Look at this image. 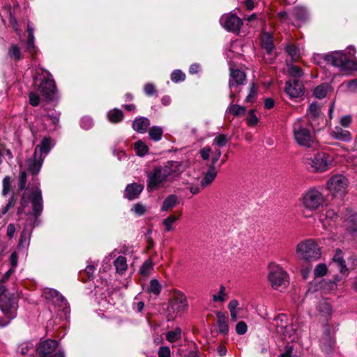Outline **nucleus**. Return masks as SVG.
Instances as JSON below:
<instances>
[{"label":"nucleus","instance_id":"obj_16","mask_svg":"<svg viewBox=\"0 0 357 357\" xmlns=\"http://www.w3.org/2000/svg\"><path fill=\"white\" fill-rule=\"evenodd\" d=\"M304 86L301 81L291 79L286 82L284 92L290 98H296L304 94Z\"/></svg>","mask_w":357,"mask_h":357},{"label":"nucleus","instance_id":"obj_13","mask_svg":"<svg viewBox=\"0 0 357 357\" xmlns=\"http://www.w3.org/2000/svg\"><path fill=\"white\" fill-rule=\"evenodd\" d=\"M188 308L186 296L182 292H176L169 302L168 320L174 319L177 314L185 312Z\"/></svg>","mask_w":357,"mask_h":357},{"label":"nucleus","instance_id":"obj_33","mask_svg":"<svg viewBox=\"0 0 357 357\" xmlns=\"http://www.w3.org/2000/svg\"><path fill=\"white\" fill-rule=\"evenodd\" d=\"M235 98H236L231 99V102L229 107L227 109V112L234 116H240L244 114L246 111L245 107L238 105H234L233 102L235 101Z\"/></svg>","mask_w":357,"mask_h":357},{"label":"nucleus","instance_id":"obj_23","mask_svg":"<svg viewBox=\"0 0 357 357\" xmlns=\"http://www.w3.org/2000/svg\"><path fill=\"white\" fill-rule=\"evenodd\" d=\"M331 135L333 138L343 142H350L351 140L350 132L338 126L331 130Z\"/></svg>","mask_w":357,"mask_h":357},{"label":"nucleus","instance_id":"obj_38","mask_svg":"<svg viewBox=\"0 0 357 357\" xmlns=\"http://www.w3.org/2000/svg\"><path fill=\"white\" fill-rule=\"evenodd\" d=\"M94 271L95 267L93 265H88L83 271L79 273L82 280L86 282L87 280H92L93 278Z\"/></svg>","mask_w":357,"mask_h":357},{"label":"nucleus","instance_id":"obj_43","mask_svg":"<svg viewBox=\"0 0 357 357\" xmlns=\"http://www.w3.org/2000/svg\"><path fill=\"white\" fill-rule=\"evenodd\" d=\"M160 291L161 285L159 282L155 279L151 280L150 281L149 287H148V292L158 296L160 294Z\"/></svg>","mask_w":357,"mask_h":357},{"label":"nucleus","instance_id":"obj_40","mask_svg":"<svg viewBox=\"0 0 357 357\" xmlns=\"http://www.w3.org/2000/svg\"><path fill=\"white\" fill-rule=\"evenodd\" d=\"M285 50L294 61H296L300 57V50L294 45L291 44L287 45Z\"/></svg>","mask_w":357,"mask_h":357},{"label":"nucleus","instance_id":"obj_17","mask_svg":"<svg viewBox=\"0 0 357 357\" xmlns=\"http://www.w3.org/2000/svg\"><path fill=\"white\" fill-rule=\"evenodd\" d=\"M220 22L226 30L234 32L238 31L243 24L241 18L231 13L223 15Z\"/></svg>","mask_w":357,"mask_h":357},{"label":"nucleus","instance_id":"obj_39","mask_svg":"<svg viewBox=\"0 0 357 357\" xmlns=\"http://www.w3.org/2000/svg\"><path fill=\"white\" fill-rule=\"evenodd\" d=\"M181 330L180 328H176L172 331H170L166 334V339L169 342H174L181 339Z\"/></svg>","mask_w":357,"mask_h":357},{"label":"nucleus","instance_id":"obj_21","mask_svg":"<svg viewBox=\"0 0 357 357\" xmlns=\"http://www.w3.org/2000/svg\"><path fill=\"white\" fill-rule=\"evenodd\" d=\"M43 162V158L41 157V155L36 156L34 154L32 158L26 160V169L33 176L37 175L40 170Z\"/></svg>","mask_w":357,"mask_h":357},{"label":"nucleus","instance_id":"obj_47","mask_svg":"<svg viewBox=\"0 0 357 357\" xmlns=\"http://www.w3.org/2000/svg\"><path fill=\"white\" fill-rule=\"evenodd\" d=\"M30 241V232L25 229L22 231L19 242V245L21 247L28 246Z\"/></svg>","mask_w":357,"mask_h":357},{"label":"nucleus","instance_id":"obj_53","mask_svg":"<svg viewBox=\"0 0 357 357\" xmlns=\"http://www.w3.org/2000/svg\"><path fill=\"white\" fill-rule=\"evenodd\" d=\"M236 332L238 335H244L248 331V326L245 322L241 321L236 325Z\"/></svg>","mask_w":357,"mask_h":357},{"label":"nucleus","instance_id":"obj_9","mask_svg":"<svg viewBox=\"0 0 357 357\" xmlns=\"http://www.w3.org/2000/svg\"><path fill=\"white\" fill-rule=\"evenodd\" d=\"M33 83L38 91L46 98L50 99L55 93V82L47 71L37 72Z\"/></svg>","mask_w":357,"mask_h":357},{"label":"nucleus","instance_id":"obj_6","mask_svg":"<svg viewBox=\"0 0 357 357\" xmlns=\"http://www.w3.org/2000/svg\"><path fill=\"white\" fill-rule=\"evenodd\" d=\"M296 253L298 258L307 263L318 261L321 256V248L315 240L306 239L297 245Z\"/></svg>","mask_w":357,"mask_h":357},{"label":"nucleus","instance_id":"obj_49","mask_svg":"<svg viewBox=\"0 0 357 357\" xmlns=\"http://www.w3.org/2000/svg\"><path fill=\"white\" fill-rule=\"evenodd\" d=\"M11 190V178L10 176H5L3 179L2 195L6 196Z\"/></svg>","mask_w":357,"mask_h":357},{"label":"nucleus","instance_id":"obj_8","mask_svg":"<svg viewBox=\"0 0 357 357\" xmlns=\"http://www.w3.org/2000/svg\"><path fill=\"white\" fill-rule=\"evenodd\" d=\"M300 201L305 208L313 212L324 204L326 199L320 188H310L303 193Z\"/></svg>","mask_w":357,"mask_h":357},{"label":"nucleus","instance_id":"obj_25","mask_svg":"<svg viewBox=\"0 0 357 357\" xmlns=\"http://www.w3.org/2000/svg\"><path fill=\"white\" fill-rule=\"evenodd\" d=\"M333 261L334 263L337 264L341 273L343 275L348 274V268L343 258V252L340 249L336 250L335 253L333 257Z\"/></svg>","mask_w":357,"mask_h":357},{"label":"nucleus","instance_id":"obj_11","mask_svg":"<svg viewBox=\"0 0 357 357\" xmlns=\"http://www.w3.org/2000/svg\"><path fill=\"white\" fill-rule=\"evenodd\" d=\"M43 296L52 301L55 310L57 309L58 315L61 319H66L70 314V310L68 301L59 293L53 289H45L43 291Z\"/></svg>","mask_w":357,"mask_h":357},{"label":"nucleus","instance_id":"obj_57","mask_svg":"<svg viewBox=\"0 0 357 357\" xmlns=\"http://www.w3.org/2000/svg\"><path fill=\"white\" fill-rule=\"evenodd\" d=\"M258 122L257 117L254 114V110L251 109L248 112V116L247 118V123L250 126H255Z\"/></svg>","mask_w":357,"mask_h":357},{"label":"nucleus","instance_id":"obj_56","mask_svg":"<svg viewBox=\"0 0 357 357\" xmlns=\"http://www.w3.org/2000/svg\"><path fill=\"white\" fill-rule=\"evenodd\" d=\"M228 138L225 135H219L214 139V144L218 146H224L227 144Z\"/></svg>","mask_w":357,"mask_h":357},{"label":"nucleus","instance_id":"obj_3","mask_svg":"<svg viewBox=\"0 0 357 357\" xmlns=\"http://www.w3.org/2000/svg\"><path fill=\"white\" fill-rule=\"evenodd\" d=\"M30 204L32 206V215L37 218L43 209L42 192L38 186L34 188H29L24 192L20 206L17 208V215L30 214L31 211L29 208Z\"/></svg>","mask_w":357,"mask_h":357},{"label":"nucleus","instance_id":"obj_18","mask_svg":"<svg viewBox=\"0 0 357 357\" xmlns=\"http://www.w3.org/2000/svg\"><path fill=\"white\" fill-rule=\"evenodd\" d=\"M337 213L331 208H324L319 213V221L325 229H328L335 225L337 220Z\"/></svg>","mask_w":357,"mask_h":357},{"label":"nucleus","instance_id":"obj_31","mask_svg":"<svg viewBox=\"0 0 357 357\" xmlns=\"http://www.w3.org/2000/svg\"><path fill=\"white\" fill-rule=\"evenodd\" d=\"M178 197L176 195H170L167 196L161 206V211H168L175 207L178 204Z\"/></svg>","mask_w":357,"mask_h":357},{"label":"nucleus","instance_id":"obj_34","mask_svg":"<svg viewBox=\"0 0 357 357\" xmlns=\"http://www.w3.org/2000/svg\"><path fill=\"white\" fill-rule=\"evenodd\" d=\"M291 15L299 22H304L307 18V12L304 7H295Z\"/></svg>","mask_w":357,"mask_h":357},{"label":"nucleus","instance_id":"obj_2","mask_svg":"<svg viewBox=\"0 0 357 357\" xmlns=\"http://www.w3.org/2000/svg\"><path fill=\"white\" fill-rule=\"evenodd\" d=\"M317 127L312 122L297 119L293 123L292 132L295 142L301 146L308 149H317L319 142L315 136L314 130Z\"/></svg>","mask_w":357,"mask_h":357},{"label":"nucleus","instance_id":"obj_64","mask_svg":"<svg viewBox=\"0 0 357 357\" xmlns=\"http://www.w3.org/2000/svg\"><path fill=\"white\" fill-rule=\"evenodd\" d=\"M144 93L147 96H152L155 93V89L153 84L151 83L146 84L144 86Z\"/></svg>","mask_w":357,"mask_h":357},{"label":"nucleus","instance_id":"obj_12","mask_svg":"<svg viewBox=\"0 0 357 357\" xmlns=\"http://www.w3.org/2000/svg\"><path fill=\"white\" fill-rule=\"evenodd\" d=\"M349 181L342 174L333 176L326 183V188L330 193L335 197H342L347 192Z\"/></svg>","mask_w":357,"mask_h":357},{"label":"nucleus","instance_id":"obj_50","mask_svg":"<svg viewBox=\"0 0 357 357\" xmlns=\"http://www.w3.org/2000/svg\"><path fill=\"white\" fill-rule=\"evenodd\" d=\"M185 74L180 70H174L171 75V79L174 82H182L185 80Z\"/></svg>","mask_w":357,"mask_h":357},{"label":"nucleus","instance_id":"obj_44","mask_svg":"<svg viewBox=\"0 0 357 357\" xmlns=\"http://www.w3.org/2000/svg\"><path fill=\"white\" fill-rule=\"evenodd\" d=\"M178 219V218L174 215H169L167 218L164 219L162 224L165 227V231H171L173 229V225Z\"/></svg>","mask_w":357,"mask_h":357},{"label":"nucleus","instance_id":"obj_54","mask_svg":"<svg viewBox=\"0 0 357 357\" xmlns=\"http://www.w3.org/2000/svg\"><path fill=\"white\" fill-rule=\"evenodd\" d=\"M146 206L141 203H137L134 205L132 208V211L137 215H142L146 212Z\"/></svg>","mask_w":357,"mask_h":357},{"label":"nucleus","instance_id":"obj_58","mask_svg":"<svg viewBox=\"0 0 357 357\" xmlns=\"http://www.w3.org/2000/svg\"><path fill=\"white\" fill-rule=\"evenodd\" d=\"M26 184V174L25 171H21L19 176V189L24 190Z\"/></svg>","mask_w":357,"mask_h":357},{"label":"nucleus","instance_id":"obj_60","mask_svg":"<svg viewBox=\"0 0 357 357\" xmlns=\"http://www.w3.org/2000/svg\"><path fill=\"white\" fill-rule=\"evenodd\" d=\"M29 102L33 107L38 106L40 103L39 96L34 92H31L29 93Z\"/></svg>","mask_w":357,"mask_h":357},{"label":"nucleus","instance_id":"obj_55","mask_svg":"<svg viewBox=\"0 0 357 357\" xmlns=\"http://www.w3.org/2000/svg\"><path fill=\"white\" fill-rule=\"evenodd\" d=\"M80 126L83 129L89 130L93 126V121L90 117H88V116L83 117L81 119Z\"/></svg>","mask_w":357,"mask_h":357},{"label":"nucleus","instance_id":"obj_22","mask_svg":"<svg viewBox=\"0 0 357 357\" xmlns=\"http://www.w3.org/2000/svg\"><path fill=\"white\" fill-rule=\"evenodd\" d=\"M143 189L144 186L137 183L128 184L124 190L123 196L129 200L135 199L139 197Z\"/></svg>","mask_w":357,"mask_h":357},{"label":"nucleus","instance_id":"obj_28","mask_svg":"<svg viewBox=\"0 0 357 357\" xmlns=\"http://www.w3.org/2000/svg\"><path fill=\"white\" fill-rule=\"evenodd\" d=\"M320 107L318 104L315 103V102H312V104L310 105L309 106V109H308V113H307V116H308V119H309V123H313L314 124H316L315 123V121L317 119V120H321L322 121H324V118L321 116L320 115Z\"/></svg>","mask_w":357,"mask_h":357},{"label":"nucleus","instance_id":"obj_52","mask_svg":"<svg viewBox=\"0 0 357 357\" xmlns=\"http://www.w3.org/2000/svg\"><path fill=\"white\" fill-rule=\"evenodd\" d=\"M16 203L15 195H13L9 199L7 204L2 208L1 214L5 215L10 208H13Z\"/></svg>","mask_w":357,"mask_h":357},{"label":"nucleus","instance_id":"obj_42","mask_svg":"<svg viewBox=\"0 0 357 357\" xmlns=\"http://www.w3.org/2000/svg\"><path fill=\"white\" fill-rule=\"evenodd\" d=\"M227 299V294L225 292V287L222 285L220 287V290L218 294H215L212 296V301L215 303H223Z\"/></svg>","mask_w":357,"mask_h":357},{"label":"nucleus","instance_id":"obj_14","mask_svg":"<svg viewBox=\"0 0 357 357\" xmlns=\"http://www.w3.org/2000/svg\"><path fill=\"white\" fill-rule=\"evenodd\" d=\"M245 74L244 72L236 69H231L230 71V78L229 82V87L230 89L229 98L233 99L237 96V93L240 92L238 88L245 84Z\"/></svg>","mask_w":357,"mask_h":357},{"label":"nucleus","instance_id":"obj_59","mask_svg":"<svg viewBox=\"0 0 357 357\" xmlns=\"http://www.w3.org/2000/svg\"><path fill=\"white\" fill-rule=\"evenodd\" d=\"M257 92V88L254 84H252L250 88V92L245 98V102H250L252 101V99L255 97Z\"/></svg>","mask_w":357,"mask_h":357},{"label":"nucleus","instance_id":"obj_15","mask_svg":"<svg viewBox=\"0 0 357 357\" xmlns=\"http://www.w3.org/2000/svg\"><path fill=\"white\" fill-rule=\"evenodd\" d=\"M58 342L53 340H47L42 342L37 348L39 357H64L61 351H56Z\"/></svg>","mask_w":357,"mask_h":357},{"label":"nucleus","instance_id":"obj_24","mask_svg":"<svg viewBox=\"0 0 357 357\" xmlns=\"http://www.w3.org/2000/svg\"><path fill=\"white\" fill-rule=\"evenodd\" d=\"M52 149L51 139L50 137H45L42 139L40 144L35 149V155H47Z\"/></svg>","mask_w":357,"mask_h":357},{"label":"nucleus","instance_id":"obj_62","mask_svg":"<svg viewBox=\"0 0 357 357\" xmlns=\"http://www.w3.org/2000/svg\"><path fill=\"white\" fill-rule=\"evenodd\" d=\"M27 51L33 55L36 52V47L34 45V38H28L26 44Z\"/></svg>","mask_w":357,"mask_h":357},{"label":"nucleus","instance_id":"obj_7","mask_svg":"<svg viewBox=\"0 0 357 357\" xmlns=\"http://www.w3.org/2000/svg\"><path fill=\"white\" fill-rule=\"evenodd\" d=\"M6 288L3 284H0V309L4 317L0 318V326H7L11 319L16 316L17 303L13 295L8 296L4 294Z\"/></svg>","mask_w":357,"mask_h":357},{"label":"nucleus","instance_id":"obj_63","mask_svg":"<svg viewBox=\"0 0 357 357\" xmlns=\"http://www.w3.org/2000/svg\"><path fill=\"white\" fill-rule=\"evenodd\" d=\"M170 349L168 347H161L158 350V357H171Z\"/></svg>","mask_w":357,"mask_h":357},{"label":"nucleus","instance_id":"obj_48","mask_svg":"<svg viewBox=\"0 0 357 357\" xmlns=\"http://www.w3.org/2000/svg\"><path fill=\"white\" fill-rule=\"evenodd\" d=\"M8 54L10 57L14 58L15 60H20L22 59L20 49L16 45H13L10 47L8 51Z\"/></svg>","mask_w":357,"mask_h":357},{"label":"nucleus","instance_id":"obj_20","mask_svg":"<svg viewBox=\"0 0 357 357\" xmlns=\"http://www.w3.org/2000/svg\"><path fill=\"white\" fill-rule=\"evenodd\" d=\"M344 227L354 237H357V214L349 210L347 211L344 220Z\"/></svg>","mask_w":357,"mask_h":357},{"label":"nucleus","instance_id":"obj_32","mask_svg":"<svg viewBox=\"0 0 357 357\" xmlns=\"http://www.w3.org/2000/svg\"><path fill=\"white\" fill-rule=\"evenodd\" d=\"M114 266L119 274L123 275L128 268L126 258L123 256L118 257L114 261Z\"/></svg>","mask_w":357,"mask_h":357},{"label":"nucleus","instance_id":"obj_36","mask_svg":"<svg viewBox=\"0 0 357 357\" xmlns=\"http://www.w3.org/2000/svg\"><path fill=\"white\" fill-rule=\"evenodd\" d=\"M288 67V74L289 76H291L293 79H298L299 77H301L303 76V70L302 69L294 64H289L287 63Z\"/></svg>","mask_w":357,"mask_h":357},{"label":"nucleus","instance_id":"obj_37","mask_svg":"<svg viewBox=\"0 0 357 357\" xmlns=\"http://www.w3.org/2000/svg\"><path fill=\"white\" fill-rule=\"evenodd\" d=\"M107 116L112 123H118L123 119V114L121 110L114 109L108 112Z\"/></svg>","mask_w":357,"mask_h":357},{"label":"nucleus","instance_id":"obj_5","mask_svg":"<svg viewBox=\"0 0 357 357\" xmlns=\"http://www.w3.org/2000/svg\"><path fill=\"white\" fill-rule=\"evenodd\" d=\"M303 162L311 172H324L333 167V157L325 152L306 154L303 157Z\"/></svg>","mask_w":357,"mask_h":357},{"label":"nucleus","instance_id":"obj_1","mask_svg":"<svg viewBox=\"0 0 357 357\" xmlns=\"http://www.w3.org/2000/svg\"><path fill=\"white\" fill-rule=\"evenodd\" d=\"M182 171L181 163L178 161H168L164 165L155 167L146 174L147 190L151 192L164 183L172 181Z\"/></svg>","mask_w":357,"mask_h":357},{"label":"nucleus","instance_id":"obj_29","mask_svg":"<svg viewBox=\"0 0 357 357\" xmlns=\"http://www.w3.org/2000/svg\"><path fill=\"white\" fill-rule=\"evenodd\" d=\"M261 45L263 49H264L268 54L271 53V52L275 48L273 44V37L272 33L268 32H264L261 36Z\"/></svg>","mask_w":357,"mask_h":357},{"label":"nucleus","instance_id":"obj_30","mask_svg":"<svg viewBox=\"0 0 357 357\" xmlns=\"http://www.w3.org/2000/svg\"><path fill=\"white\" fill-rule=\"evenodd\" d=\"M216 176L217 171L215 170V167H213V165H211L208 170L205 174L204 177L201 181L202 186L206 187L210 185L214 181Z\"/></svg>","mask_w":357,"mask_h":357},{"label":"nucleus","instance_id":"obj_10","mask_svg":"<svg viewBox=\"0 0 357 357\" xmlns=\"http://www.w3.org/2000/svg\"><path fill=\"white\" fill-rule=\"evenodd\" d=\"M268 269V280L272 288L280 291L285 289L289 284L287 273L280 266L275 263H271Z\"/></svg>","mask_w":357,"mask_h":357},{"label":"nucleus","instance_id":"obj_51","mask_svg":"<svg viewBox=\"0 0 357 357\" xmlns=\"http://www.w3.org/2000/svg\"><path fill=\"white\" fill-rule=\"evenodd\" d=\"M327 90L326 86L320 85L317 86L314 90V95L316 98L321 99L326 96Z\"/></svg>","mask_w":357,"mask_h":357},{"label":"nucleus","instance_id":"obj_26","mask_svg":"<svg viewBox=\"0 0 357 357\" xmlns=\"http://www.w3.org/2000/svg\"><path fill=\"white\" fill-rule=\"evenodd\" d=\"M149 126V119L142 116L136 118L132 123L133 129L140 133H144Z\"/></svg>","mask_w":357,"mask_h":357},{"label":"nucleus","instance_id":"obj_61","mask_svg":"<svg viewBox=\"0 0 357 357\" xmlns=\"http://www.w3.org/2000/svg\"><path fill=\"white\" fill-rule=\"evenodd\" d=\"M19 351L22 355L28 354L29 352L34 351V349L32 347H29L28 344L24 343L22 344L19 347Z\"/></svg>","mask_w":357,"mask_h":357},{"label":"nucleus","instance_id":"obj_27","mask_svg":"<svg viewBox=\"0 0 357 357\" xmlns=\"http://www.w3.org/2000/svg\"><path fill=\"white\" fill-rule=\"evenodd\" d=\"M217 316V325L218 331L220 334L227 335L229 333V325L227 318L221 312H218Z\"/></svg>","mask_w":357,"mask_h":357},{"label":"nucleus","instance_id":"obj_46","mask_svg":"<svg viewBox=\"0 0 357 357\" xmlns=\"http://www.w3.org/2000/svg\"><path fill=\"white\" fill-rule=\"evenodd\" d=\"M328 272V268L325 264H319L314 270V275L315 278H321L324 276Z\"/></svg>","mask_w":357,"mask_h":357},{"label":"nucleus","instance_id":"obj_19","mask_svg":"<svg viewBox=\"0 0 357 357\" xmlns=\"http://www.w3.org/2000/svg\"><path fill=\"white\" fill-rule=\"evenodd\" d=\"M322 351L328 357H331L335 351V339L329 329H326L321 340Z\"/></svg>","mask_w":357,"mask_h":357},{"label":"nucleus","instance_id":"obj_35","mask_svg":"<svg viewBox=\"0 0 357 357\" xmlns=\"http://www.w3.org/2000/svg\"><path fill=\"white\" fill-rule=\"evenodd\" d=\"M153 268V264L151 259L146 260L139 269V273L143 277H148L151 275Z\"/></svg>","mask_w":357,"mask_h":357},{"label":"nucleus","instance_id":"obj_41","mask_svg":"<svg viewBox=\"0 0 357 357\" xmlns=\"http://www.w3.org/2000/svg\"><path fill=\"white\" fill-rule=\"evenodd\" d=\"M162 129L158 126H153L149 129V136L151 139L157 142L159 141L162 135Z\"/></svg>","mask_w":357,"mask_h":357},{"label":"nucleus","instance_id":"obj_4","mask_svg":"<svg viewBox=\"0 0 357 357\" xmlns=\"http://www.w3.org/2000/svg\"><path fill=\"white\" fill-rule=\"evenodd\" d=\"M324 60L327 64L337 68L342 73L347 74L357 70V62L343 51L331 52L325 55Z\"/></svg>","mask_w":357,"mask_h":357},{"label":"nucleus","instance_id":"obj_45","mask_svg":"<svg viewBox=\"0 0 357 357\" xmlns=\"http://www.w3.org/2000/svg\"><path fill=\"white\" fill-rule=\"evenodd\" d=\"M135 149L139 156L145 155L149 151L148 146L142 141H138L135 144Z\"/></svg>","mask_w":357,"mask_h":357}]
</instances>
